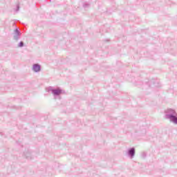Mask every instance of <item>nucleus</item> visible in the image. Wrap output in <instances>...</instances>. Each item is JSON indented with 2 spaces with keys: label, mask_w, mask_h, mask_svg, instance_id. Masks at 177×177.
<instances>
[{
  "label": "nucleus",
  "mask_w": 177,
  "mask_h": 177,
  "mask_svg": "<svg viewBox=\"0 0 177 177\" xmlns=\"http://www.w3.org/2000/svg\"><path fill=\"white\" fill-rule=\"evenodd\" d=\"M164 118L165 120H168L170 122L177 125V114L174 109L171 108L165 109Z\"/></svg>",
  "instance_id": "nucleus-1"
},
{
  "label": "nucleus",
  "mask_w": 177,
  "mask_h": 177,
  "mask_svg": "<svg viewBox=\"0 0 177 177\" xmlns=\"http://www.w3.org/2000/svg\"><path fill=\"white\" fill-rule=\"evenodd\" d=\"M47 92H50L55 97L60 96L63 93V90L60 88H55L53 86H50L46 88Z\"/></svg>",
  "instance_id": "nucleus-2"
},
{
  "label": "nucleus",
  "mask_w": 177,
  "mask_h": 177,
  "mask_svg": "<svg viewBox=\"0 0 177 177\" xmlns=\"http://www.w3.org/2000/svg\"><path fill=\"white\" fill-rule=\"evenodd\" d=\"M13 39L14 41H19L21 37V32H20V28H16L12 32Z\"/></svg>",
  "instance_id": "nucleus-3"
},
{
  "label": "nucleus",
  "mask_w": 177,
  "mask_h": 177,
  "mask_svg": "<svg viewBox=\"0 0 177 177\" xmlns=\"http://www.w3.org/2000/svg\"><path fill=\"white\" fill-rule=\"evenodd\" d=\"M136 153V150L135 149V147H131L130 149H129L127 151V155L128 156V157H129V158H133V157H135V154Z\"/></svg>",
  "instance_id": "nucleus-4"
},
{
  "label": "nucleus",
  "mask_w": 177,
  "mask_h": 177,
  "mask_svg": "<svg viewBox=\"0 0 177 177\" xmlns=\"http://www.w3.org/2000/svg\"><path fill=\"white\" fill-rule=\"evenodd\" d=\"M32 71L39 73V71H41V65H39V64H34L32 66Z\"/></svg>",
  "instance_id": "nucleus-5"
},
{
  "label": "nucleus",
  "mask_w": 177,
  "mask_h": 177,
  "mask_svg": "<svg viewBox=\"0 0 177 177\" xmlns=\"http://www.w3.org/2000/svg\"><path fill=\"white\" fill-rule=\"evenodd\" d=\"M24 156H25L26 158H27L28 160H30L32 158L31 157V152H30V151H28L26 153H24Z\"/></svg>",
  "instance_id": "nucleus-6"
},
{
  "label": "nucleus",
  "mask_w": 177,
  "mask_h": 177,
  "mask_svg": "<svg viewBox=\"0 0 177 177\" xmlns=\"http://www.w3.org/2000/svg\"><path fill=\"white\" fill-rule=\"evenodd\" d=\"M18 48H23V46H24V41H20L19 44H18Z\"/></svg>",
  "instance_id": "nucleus-7"
},
{
  "label": "nucleus",
  "mask_w": 177,
  "mask_h": 177,
  "mask_svg": "<svg viewBox=\"0 0 177 177\" xmlns=\"http://www.w3.org/2000/svg\"><path fill=\"white\" fill-rule=\"evenodd\" d=\"M89 7V3H84L83 5V8H84V9H86V8Z\"/></svg>",
  "instance_id": "nucleus-8"
},
{
  "label": "nucleus",
  "mask_w": 177,
  "mask_h": 177,
  "mask_svg": "<svg viewBox=\"0 0 177 177\" xmlns=\"http://www.w3.org/2000/svg\"><path fill=\"white\" fill-rule=\"evenodd\" d=\"M141 157H142V158H146V153H145V152H142V153Z\"/></svg>",
  "instance_id": "nucleus-9"
},
{
  "label": "nucleus",
  "mask_w": 177,
  "mask_h": 177,
  "mask_svg": "<svg viewBox=\"0 0 177 177\" xmlns=\"http://www.w3.org/2000/svg\"><path fill=\"white\" fill-rule=\"evenodd\" d=\"M19 9H20V7L18 6H17V12H18Z\"/></svg>",
  "instance_id": "nucleus-10"
}]
</instances>
